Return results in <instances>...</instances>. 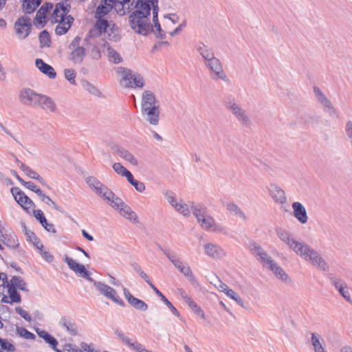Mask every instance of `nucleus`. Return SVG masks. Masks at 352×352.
Returning <instances> with one entry per match:
<instances>
[{
	"label": "nucleus",
	"instance_id": "nucleus-1",
	"mask_svg": "<svg viewBox=\"0 0 352 352\" xmlns=\"http://www.w3.org/2000/svg\"><path fill=\"white\" fill-rule=\"evenodd\" d=\"M153 0H137L136 10L129 16V22L132 30L136 33L146 36L150 31L153 32L149 16L151 14Z\"/></svg>",
	"mask_w": 352,
	"mask_h": 352
},
{
	"label": "nucleus",
	"instance_id": "nucleus-2",
	"mask_svg": "<svg viewBox=\"0 0 352 352\" xmlns=\"http://www.w3.org/2000/svg\"><path fill=\"white\" fill-rule=\"evenodd\" d=\"M307 261H309L313 265L317 267L323 272L329 270V265L324 258L320 256L317 251L305 243L297 254Z\"/></svg>",
	"mask_w": 352,
	"mask_h": 352
},
{
	"label": "nucleus",
	"instance_id": "nucleus-3",
	"mask_svg": "<svg viewBox=\"0 0 352 352\" xmlns=\"http://www.w3.org/2000/svg\"><path fill=\"white\" fill-rule=\"evenodd\" d=\"M119 72L122 74L120 83L127 88L143 87L144 86V78L138 73H133L132 70L125 67H119Z\"/></svg>",
	"mask_w": 352,
	"mask_h": 352
},
{
	"label": "nucleus",
	"instance_id": "nucleus-4",
	"mask_svg": "<svg viewBox=\"0 0 352 352\" xmlns=\"http://www.w3.org/2000/svg\"><path fill=\"white\" fill-rule=\"evenodd\" d=\"M223 104L226 109L230 111L237 119V120L245 127H250L252 122L245 111L241 109L236 102L235 99L232 97H228L225 99Z\"/></svg>",
	"mask_w": 352,
	"mask_h": 352
},
{
	"label": "nucleus",
	"instance_id": "nucleus-5",
	"mask_svg": "<svg viewBox=\"0 0 352 352\" xmlns=\"http://www.w3.org/2000/svg\"><path fill=\"white\" fill-rule=\"evenodd\" d=\"M81 38L76 36L68 45L70 52L68 59L74 64H81L86 56V50L83 46L80 45Z\"/></svg>",
	"mask_w": 352,
	"mask_h": 352
},
{
	"label": "nucleus",
	"instance_id": "nucleus-6",
	"mask_svg": "<svg viewBox=\"0 0 352 352\" xmlns=\"http://www.w3.org/2000/svg\"><path fill=\"white\" fill-rule=\"evenodd\" d=\"M110 206L118 210L119 213L124 218L130 220L134 223L138 222V219L136 213L131 210L120 197H117L115 194L112 199L108 201Z\"/></svg>",
	"mask_w": 352,
	"mask_h": 352
},
{
	"label": "nucleus",
	"instance_id": "nucleus-7",
	"mask_svg": "<svg viewBox=\"0 0 352 352\" xmlns=\"http://www.w3.org/2000/svg\"><path fill=\"white\" fill-rule=\"evenodd\" d=\"M88 186L95 190L96 193L107 201L110 200L114 196V192L100 182L94 177H88L86 179Z\"/></svg>",
	"mask_w": 352,
	"mask_h": 352
},
{
	"label": "nucleus",
	"instance_id": "nucleus-8",
	"mask_svg": "<svg viewBox=\"0 0 352 352\" xmlns=\"http://www.w3.org/2000/svg\"><path fill=\"white\" fill-rule=\"evenodd\" d=\"M205 65L212 72L211 78L213 80L221 79L225 82L229 81L220 60L215 56L210 58V60L205 61Z\"/></svg>",
	"mask_w": 352,
	"mask_h": 352
},
{
	"label": "nucleus",
	"instance_id": "nucleus-9",
	"mask_svg": "<svg viewBox=\"0 0 352 352\" xmlns=\"http://www.w3.org/2000/svg\"><path fill=\"white\" fill-rule=\"evenodd\" d=\"M276 234L278 238L288 245L296 254H299L300 250L305 245V243L299 242L292 237V233L282 228L276 229Z\"/></svg>",
	"mask_w": 352,
	"mask_h": 352
},
{
	"label": "nucleus",
	"instance_id": "nucleus-10",
	"mask_svg": "<svg viewBox=\"0 0 352 352\" xmlns=\"http://www.w3.org/2000/svg\"><path fill=\"white\" fill-rule=\"evenodd\" d=\"M327 278L329 279L331 285L339 292L340 294L347 302H352L350 292L344 280L333 273L328 274Z\"/></svg>",
	"mask_w": 352,
	"mask_h": 352
},
{
	"label": "nucleus",
	"instance_id": "nucleus-11",
	"mask_svg": "<svg viewBox=\"0 0 352 352\" xmlns=\"http://www.w3.org/2000/svg\"><path fill=\"white\" fill-rule=\"evenodd\" d=\"M63 260L78 276L84 278L91 283L95 280L90 276V272L88 271L83 265L76 263L73 258L68 256H65Z\"/></svg>",
	"mask_w": 352,
	"mask_h": 352
},
{
	"label": "nucleus",
	"instance_id": "nucleus-12",
	"mask_svg": "<svg viewBox=\"0 0 352 352\" xmlns=\"http://www.w3.org/2000/svg\"><path fill=\"white\" fill-rule=\"evenodd\" d=\"M63 260L78 276L84 278L91 283L95 280L90 276V272L88 271L83 265L76 263L73 258L68 256H65Z\"/></svg>",
	"mask_w": 352,
	"mask_h": 352
},
{
	"label": "nucleus",
	"instance_id": "nucleus-13",
	"mask_svg": "<svg viewBox=\"0 0 352 352\" xmlns=\"http://www.w3.org/2000/svg\"><path fill=\"white\" fill-rule=\"evenodd\" d=\"M10 192L18 204L28 212H29L28 210L30 208L35 207V204L34 201L29 197H28L19 188L12 187L10 189Z\"/></svg>",
	"mask_w": 352,
	"mask_h": 352
},
{
	"label": "nucleus",
	"instance_id": "nucleus-14",
	"mask_svg": "<svg viewBox=\"0 0 352 352\" xmlns=\"http://www.w3.org/2000/svg\"><path fill=\"white\" fill-rule=\"evenodd\" d=\"M314 92L318 101L324 106V111L327 112L329 116L338 118V114L336 109L333 107L330 100L322 93L321 89L318 87L315 86L314 87Z\"/></svg>",
	"mask_w": 352,
	"mask_h": 352
},
{
	"label": "nucleus",
	"instance_id": "nucleus-15",
	"mask_svg": "<svg viewBox=\"0 0 352 352\" xmlns=\"http://www.w3.org/2000/svg\"><path fill=\"white\" fill-rule=\"evenodd\" d=\"M250 250L252 254L254 255L258 261L262 263L265 267H267L274 261L272 257L267 254V252L256 242L250 243Z\"/></svg>",
	"mask_w": 352,
	"mask_h": 352
},
{
	"label": "nucleus",
	"instance_id": "nucleus-16",
	"mask_svg": "<svg viewBox=\"0 0 352 352\" xmlns=\"http://www.w3.org/2000/svg\"><path fill=\"white\" fill-rule=\"evenodd\" d=\"M97 19L94 27L89 31L87 38H95L100 36L106 33L111 27L109 21L102 17H95Z\"/></svg>",
	"mask_w": 352,
	"mask_h": 352
},
{
	"label": "nucleus",
	"instance_id": "nucleus-17",
	"mask_svg": "<svg viewBox=\"0 0 352 352\" xmlns=\"http://www.w3.org/2000/svg\"><path fill=\"white\" fill-rule=\"evenodd\" d=\"M40 94L30 88L23 89L19 94L20 101L25 105L36 106L41 98Z\"/></svg>",
	"mask_w": 352,
	"mask_h": 352
},
{
	"label": "nucleus",
	"instance_id": "nucleus-18",
	"mask_svg": "<svg viewBox=\"0 0 352 352\" xmlns=\"http://www.w3.org/2000/svg\"><path fill=\"white\" fill-rule=\"evenodd\" d=\"M110 148L116 154H118L120 157L129 162L133 166H138V160L134 157V155L129 152L128 150L125 149L124 147L117 144H111L109 145Z\"/></svg>",
	"mask_w": 352,
	"mask_h": 352
},
{
	"label": "nucleus",
	"instance_id": "nucleus-19",
	"mask_svg": "<svg viewBox=\"0 0 352 352\" xmlns=\"http://www.w3.org/2000/svg\"><path fill=\"white\" fill-rule=\"evenodd\" d=\"M142 116L151 124L157 125L160 120L159 106L141 108Z\"/></svg>",
	"mask_w": 352,
	"mask_h": 352
},
{
	"label": "nucleus",
	"instance_id": "nucleus-20",
	"mask_svg": "<svg viewBox=\"0 0 352 352\" xmlns=\"http://www.w3.org/2000/svg\"><path fill=\"white\" fill-rule=\"evenodd\" d=\"M269 270L273 272L276 277L281 280L283 283L292 285L293 281L288 274L280 267L278 263L273 261L267 267Z\"/></svg>",
	"mask_w": 352,
	"mask_h": 352
},
{
	"label": "nucleus",
	"instance_id": "nucleus-21",
	"mask_svg": "<svg viewBox=\"0 0 352 352\" xmlns=\"http://www.w3.org/2000/svg\"><path fill=\"white\" fill-rule=\"evenodd\" d=\"M0 241L9 249H16L19 246V240L13 232L0 230Z\"/></svg>",
	"mask_w": 352,
	"mask_h": 352
},
{
	"label": "nucleus",
	"instance_id": "nucleus-22",
	"mask_svg": "<svg viewBox=\"0 0 352 352\" xmlns=\"http://www.w3.org/2000/svg\"><path fill=\"white\" fill-rule=\"evenodd\" d=\"M123 294L127 302L135 309L140 311H146L148 309V305L145 302L134 297L129 289L124 287H123Z\"/></svg>",
	"mask_w": 352,
	"mask_h": 352
},
{
	"label": "nucleus",
	"instance_id": "nucleus-23",
	"mask_svg": "<svg viewBox=\"0 0 352 352\" xmlns=\"http://www.w3.org/2000/svg\"><path fill=\"white\" fill-rule=\"evenodd\" d=\"M270 195L276 203L285 204L287 197L285 191L276 184H270L268 187Z\"/></svg>",
	"mask_w": 352,
	"mask_h": 352
},
{
	"label": "nucleus",
	"instance_id": "nucleus-24",
	"mask_svg": "<svg viewBox=\"0 0 352 352\" xmlns=\"http://www.w3.org/2000/svg\"><path fill=\"white\" fill-rule=\"evenodd\" d=\"M52 8L53 4L50 2L45 3L42 5L36 14V16L34 18L35 24L41 25L42 28L44 27L46 24L45 19L47 17V14L52 9Z\"/></svg>",
	"mask_w": 352,
	"mask_h": 352
},
{
	"label": "nucleus",
	"instance_id": "nucleus-25",
	"mask_svg": "<svg viewBox=\"0 0 352 352\" xmlns=\"http://www.w3.org/2000/svg\"><path fill=\"white\" fill-rule=\"evenodd\" d=\"M294 217L302 224L307 222L308 216L305 206L300 202L296 201L292 204Z\"/></svg>",
	"mask_w": 352,
	"mask_h": 352
},
{
	"label": "nucleus",
	"instance_id": "nucleus-26",
	"mask_svg": "<svg viewBox=\"0 0 352 352\" xmlns=\"http://www.w3.org/2000/svg\"><path fill=\"white\" fill-rule=\"evenodd\" d=\"M25 28V34L23 38H26L31 32L32 23L30 19L28 16H23L19 17L14 23V29L17 34H21L23 32L21 28Z\"/></svg>",
	"mask_w": 352,
	"mask_h": 352
},
{
	"label": "nucleus",
	"instance_id": "nucleus-27",
	"mask_svg": "<svg viewBox=\"0 0 352 352\" xmlns=\"http://www.w3.org/2000/svg\"><path fill=\"white\" fill-rule=\"evenodd\" d=\"M35 65L40 72L47 76L50 78L54 79L56 78V73L54 69L51 65L45 63L42 59L36 58Z\"/></svg>",
	"mask_w": 352,
	"mask_h": 352
},
{
	"label": "nucleus",
	"instance_id": "nucleus-28",
	"mask_svg": "<svg viewBox=\"0 0 352 352\" xmlns=\"http://www.w3.org/2000/svg\"><path fill=\"white\" fill-rule=\"evenodd\" d=\"M159 106L155 94L149 90H145L142 96L141 108Z\"/></svg>",
	"mask_w": 352,
	"mask_h": 352
},
{
	"label": "nucleus",
	"instance_id": "nucleus-29",
	"mask_svg": "<svg viewBox=\"0 0 352 352\" xmlns=\"http://www.w3.org/2000/svg\"><path fill=\"white\" fill-rule=\"evenodd\" d=\"M59 325L65 328L66 331L72 336H76L78 334V325L66 317H62L59 321Z\"/></svg>",
	"mask_w": 352,
	"mask_h": 352
},
{
	"label": "nucleus",
	"instance_id": "nucleus-30",
	"mask_svg": "<svg viewBox=\"0 0 352 352\" xmlns=\"http://www.w3.org/2000/svg\"><path fill=\"white\" fill-rule=\"evenodd\" d=\"M40 97L39 101H38L36 106H38L44 110H49L52 112L55 111L56 106L50 97L43 94H40Z\"/></svg>",
	"mask_w": 352,
	"mask_h": 352
},
{
	"label": "nucleus",
	"instance_id": "nucleus-31",
	"mask_svg": "<svg viewBox=\"0 0 352 352\" xmlns=\"http://www.w3.org/2000/svg\"><path fill=\"white\" fill-rule=\"evenodd\" d=\"M195 47L196 50L199 53L205 61L210 60V58H213V56H215L213 50L205 45L204 43H198Z\"/></svg>",
	"mask_w": 352,
	"mask_h": 352
},
{
	"label": "nucleus",
	"instance_id": "nucleus-32",
	"mask_svg": "<svg viewBox=\"0 0 352 352\" xmlns=\"http://www.w3.org/2000/svg\"><path fill=\"white\" fill-rule=\"evenodd\" d=\"M206 254L214 258H219L223 254V250L217 245L212 243H207L204 245Z\"/></svg>",
	"mask_w": 352,
	"mask_h": 352
},
{
	"label": "nucleus",
	"instance_id": "nucleus-33",
	"mask_svg": "<svg viewBox=\"0 0 352 352\" xmlns=\"http://www.w3.org/2000/svg\"><path fill=\"white\" fill-rule=\"evenodd\" d=\"M103 47L107 48V56L110 62L116 64L122 62L123 60L121 56L116 50L110 46L109 43L105 42L103 45Z\"/></svg>",
	"mask_w": 352,
	"mask_h": 352
},
{
	"label": "nucleus",
	"instance_id": "nucleus-34",
	"mask_svg": "<svg viewBox=\"0 0 352 352\" xmlns=\"http://www.w3.org/2000/svg\"><path fill=\"white\" fill-rule=\"evenodd\" d=\"M190 209L197 221H200V219L208 214L207 207L202 204H192Z\"/></svg>",
	"mask_w": 352,
	"mask_h": 352
},
{
	"label": "nucleus",
	"instance_id": "nucleus-35",
	"mask_svg": "<svg viewBox=\"0 0 352 352\" xmlns=\"http://www.w3.org/2000/svg\"><path fill=\"white\" fill-rule=\"evenodd\" d=\"M152 289L155 294L159 296L165 305L170 309L173 314L179 317L180 316L178 310L173 306V305L168 300V298L155 286L152 285Z\"/></svg>",
	"mask_w": 352,
	"mask_h": 352
},
{
	"label": "nucleus",
	"instance_id": "nucleus-36",
	"mask_svg": "<svg viewBox=\"0 0 352 352\" xmlns=\"http://www.w3.org/2000/svg\"><path fill=\"white\" fill-rule=\"evenodd\" d=\"M42 0H23V8L25 14H31L41 4Z\"/></svg>",
	"mask_w": 352,
	"mask_h": 352
},
{
	"label": "nucleus",
	"instance_id": "nucleus-37",
	"mask_svg": "<svg viewBox=\"0 0 352 352\" xmlns=\"http://www.w3.org/2000/svg\"><path fill=\"white\" fill-rule=\"evenodd\" d=\"M10 284L23 292H29L26 282L21 277L13 276L10 280Z\"/></svg>",
	"mask_w": 352,
	"mask_h": 352
},
{
	"label": "nucleus",
	"instance_id": "nucleus-38",
	"mask_svg": "<svg viewBox=\"0 0 352 352\" xmlns=\"http://www.w3.org/2000/svg\"><path fill=\"white\" fill-rule=\"evenodd\" d=\"M56 7L58 9L63 11V13L60 14L61 21L60 23H65V16L69 12L71 8V2L70 0H63L58 2Z\"/></svg>",
	"mask_w": 352,
	"mask_h": 352
},
{
	"label": "nucleus",
	"instance_id": "nucleus-39",
	"mask_svg": "<svg viewBox=\"0 0 352 352\" xmlns=\"http://www.w3.org/2000/svg\"><path fill=\"white\" fill-rule=\"evenodd\" d=\"M119 28L115 24H113L106 33L107 34V39L110 41L118 42L120 40L121 36L119 33Z\"/></svg>",
	"mask_w": 352,
	"mask_h": 352
},
{
	"label": "nucleus",
	"instance_id": "nucleus-40",
	"mask_svg": "<svg viewBox=\"0 0 352 352\" xmlns=\"http://www.w3.org/2000/svg\"><path fill=\"white\" fill-rule=\"evenodd\" d=\"M6 288L8 289V294L10 302H14V303H20L21 302V296L17 291V289H19L18 288L12 286L10 284Z\"/></svg>",
	"mask_w": 352,
	"mask_h": 352
},
{
	"label": "nucleus",
	"instance_id": "nucleus-41",
	"mask_svg": "<svg viewBox=\"0 0 352 352\" xmlns=\"http://www.w3.org/2000/svg\"><path fill=\"white\" fill-rule=\"evenodd\" d=\"M102 2L97 7L95 17H102L107 15L112 9V6L107 3V0H102Z\"/></svg>",
	"mask_w": 352,
	"mask_h": 352
},
{
	"label": "nucleus",
	"instance_id": "nucleus-42",
	"mask_svg": "<svg viewBox=\"0 0 352 352\" xmlns=\"http://www.w3.org/2000/svg\"><path fill=\"white\" fill-rule=\"evenodd\" d=\"M38 196L39 197L41 201L44 204L50 206H52L57 211H59L62 213L64 212L63 208L58 206L50 197L44 194L43 191H41V194H39Z\"/></svg>",
	"mask_w": 352,
	"mask_h": 352
},
{
	"label": "nucleus",
	"instance_id": "nucleus-43",
	"mask_svg": "<svg viewBox=\"0 0 352 352\" xmlns=\"http://www.w3.org/2000/svg\"><path fill=\"white\" fill-rule=\"evenodd\" d=\"M197 222L203 229L206 230H210L215 225V220L209 214L206 217L200 219V221H197Z\"/></svg>",
	"mask_w": 352,
	"mask_h": 352
},
{
	"label": "nucleus",
	"instance_id": "nucleus-44",
	"mask_svg": "<svg viewBox=\"0 0 352 352\" xmlns=\"http://www.w3.org/2000/svg\"><path fill=\"white\" fill-rule=\"evenodd\" d=\"M227 210L231 213L233 214L243 220L246 219V217L245 213L241 210V209L234 202H230L228 204Z\"/></svg>",
	"mask_w": 352,
	"mask_h": 352
},
{
	"label": "nucleus",
	"instance_id": "nucleus-45",
	"mask_svg": "<svg viewBox=\"0 0 352 352\" xmlns=\"http://www.w3.org/2000/svg\"><path fill=\"white\" fill-rule=\"evenodd\" d=\"M107 298L111 300L113 302L118 304L121 307H125V303L118 295L117 292L113 287H109V290L106 296Z\"/></svg>",
	"mask_w": 352,
	"mask_h": 352
},
{
	"label": "nucleus",
	"instance_id": "nucleus-46",
	"mask_svg": "<svg viewBox=\"0 0 352 352\" xmlns=\"http://www.w3.org/2000/svg\"><path fill=\"white\" fill-rule=\"evenodd\" d=\"M38 38L40 42V47L41 48H43L45 47H50L51 45L52 41L50 36L49 32L46 30H44L41 32H40Z\"/></svg>",
	"mask_w": 352,
	"mask_h": 352
},
{
	"label": "nucleus",
	"instance_id": "nucleus-47",
	"mask_svg": "<svg viewBox=\"0 0 352 352\" xmlns=\"http://www.w3.org/2000/svg\"><path fill=\"white\" fill-rule=\"evenodd\" d=\"M81 85L82 87L87 90L89 93L96 96H100L101 93L99 91L98 89H97L94 85L90 83L87 80H81Z\"/></svg>",
	"mask_w": 352,
	"mask_h": 352
},
{
	"label": "nucleus",
	"instance_id": "nucleus-48",
	"mask_svg": "<svg viewBox=\"0 0 352 352\" xmlns=\"http://www.w3.org/2000/svg\"><path fill=\"white\" fill-rule=\"evenodd\" d=\"M173 264L185 276L190 275L192 271L190 267L188 265H184L180 260L177 259L175 261H173Z\"/></svg>",
	"mask_w": 352,
	"mask_h": 352
},
{
	"label": "nucleus",
	"instance_id": "nucleus-49",
	"mask_svg": "<svg viewBox=\"0 0 352 352\" xmlns=\"http://www.w3.org/2000/svg\"><path fill=\"white\" fill-rule=\"evenodd\" d=\"M93 284L94 287H96V290L100 292V294L103 295L104 297L107 296L108 294V291L109 290V287L108 285H106L105 283L101 282V281H97L94 280L93 282Z\"/></svg>",
	"mask_w": 352,
	"mask_h": 352
},
{
	"label": "nucleus",
	"instance_id": "nucleus-50",
	"mask_svg": "<svg viewBox=\"0 0 352 352\" xmlns=\"http://www.w3.org/2000/svg\"><path fill=\"white\" fill-rule=\"evenodd\" d=\"M319 336L313 333H311V342L314 347L315 352H327L324 350L322 344L320 342Z\"/></svg>",
	"mask_w": 352,
	"mask_h": 352
},
{
	"label": "nucleus",
	"instance_id": "nucleus-51",
	"mask_svg": "<svg viewBox=\"0 0 352 352\" xmlns=\"http://www.w3.org/2000/svg\"><path fill=\"white\" fill-rule=\"evenodd\" d=\"M16 333L21 337L28 339V340H34L36 338V336L29 331L24 327H16Z\"/></svg>",
	"mask_w": 352,
	"mask_h": 352
},
{
	"label": "nucleus",
	"instance_id": "nucleus-52",
	"mask_svg": "<svg viewBox=\"0 0 352 352\" xmlns=\"http://www.w3.org/2000/svg\"><path fill=\"white\" fill-rule=\"evenodd\" d=\"M226 294L232 300H235L238 305L241 307H244L243 300L234 290L232 289H228L226 292Z\"/></svg>",
	"mask_w": 352,
	"mask_h": 352
},
{
	"label": "nucleus",
	"instance_id": "nucleus-53",
	"mask_svg": "<svg viewBox=\"0 0 352 352\" xmlns=\"http://www.w3.org/2000/svg\"><path fill=\"white\" fill-rule=\"evenodd\" d=\"M65 78L72 84L76 85V73L73 69H65L64 70Z\"/></svg>",
	"mask_w": 352,
	"mask_h": 352
},
{
	"label": "nucleus",
	"instance_id": "nucleus-54",
	"mask_svg": "<svg viewBox=\"0 0 352 352\" xmlns=\"http://www.w3.org/2000/svg\"><path fill=\"white\" fill-rule=\"evenodd\" d=\"M0 346L1 350H4L8 352H14L16 350L15 346L12 343L9 342L7 339L4 338L1 340Z\"/></svg>",
	"mask_w": 352,
	"mask_h": 352
},
{
	"label": "nucleus",
	"instance_id": "nucleus-55",
	"mask_svg": "<svg viewBox=\"0 0 352 352\" xmlns=\"http://www.w3.org/2000/svg\"><path fill=\"white\" fill-rule=\"evenodd\" d=\"M175 209L185 217H188L190 215V210L186 204L182 202L178 203L175 205Z\"/></svg>",
	"mask_w": 352,
	"mask_h": 352
},
{
	"label": "nucleus",
	"instance_id": "nucleus-56",
	"mask_svg": "<svg viewBox=\"0 0 352 352\" xmlns=\"http://www.w3.org/2000/svg\"><path fill=\"white\" fill-rule=\"evenodd\" d=\"M61 18L60 19V21H58V24L56 25L55 28V33L57 35L61 36L65 34L69 28L65 24V23H60Z\"/></svg>",
	"mask_w": 352,
	"mask_h": 352
},
{
	"label": "nucleus",
	"instance_id": "nucleus-57",
	"mask_svg": "<svg viewBox=\"0 0 352 352\" xmlns=\"http://www.w3.org/2000/svg\"><path fill=\"white\" fill-rule=\"evenodd\" d=\"M112 167L117 174L122 177H124L126 175V173L129 172V170H127L124 166H122L119 162H115L113 164Z\"/></svg>",
	"mask_w": 352,
	"mask_h": 352
},
{
	"label": "nucleus",
	"instance_id": "nucleus-58",
	"mask_svg": "<svg viewBox=\"0 0 352 352\" xmlns=\"http://www.w3.org/2000/svg\"><path fill=\"white\" fill-rule=\"evenodd\" d=\"M21 227L24 234L27 236L28 240H37V236L32 230H29L24 222H21Z\"/></svg>",
	"mask_w": 352,
	"mask_h": 352
},
{
	"label": "nucleus",
	"instance_id": "nucleus-59",
	"mask_svg": "<svg viewBox=\"0 0 352 352\" xmlns=\"http://www.w3.org/2000/svg\"><path fill=\"white\" fill-rule=\"evenodd\" d=\"M153 33L155 34V36L158 38H161V39H163L166 37V33L161 28V25H160V23H157V25H155V27H153ZM152 32L151 31H150L148 32L151 33Z\"/></svg>",
	"mask_w": 352,
	"mask_h": 352
},
{
	"label": "nucleus",
	"instance_id": "nucleus-60",
	"mask_svg": "<svg viewBox=\"0 0 352 352\" xmlns=\"http://www.w3.org/2000/svg\"><path fill=\"white\" fill-rule=\"evenodd\" d=\"M25 188L30 189L32 192H35L37 195L41 194L42 191L35 184L32 182H24L23 184Z\"/></svg>",
	"mask_w": 352,
	"mask_h": 352
},
{
	"label": "nucleus",
	"instance_id": "nucleus-61",
	"mask_svg": "<svg viewBox=\"0 0 352 352\" xmlns=\"http://www.w3.org/2000/svg\"><path fill=\"white\" fill-rule=\"evenodd\" d=\"M15 311L21 317L24 318L26 321L30 322L32 320L31 316L28 314V313L25 311L21 307H16L15 308Z\"/></svg>",
	"mask_w": 352,
	"mask_h": 352
},
{
	"label": "nucleus",
	"instance_id": "nucleus-62",
	"mask_svg": "<svg viewBox=\"0 0 352 352\" xmlns=\"http://www.w3.org/2000/svg\"><path fill=\"white\" fill-rule=\"evenodd\" d=\"M346 135L352 146V121L348 120L345 125Z\"/></svg>",
	"mask_w": 352,
	"mask_h": 352
},
{
	"label": "nucleus",
	"instance_id": "nucleus-63",
	"mask_svg": "<svg viewBox=\"0 0 352 352\" xmlns=\"http://www.w3.org/2000/svg\"><path fill=\"white\" fill-rule=\"evenodd\" d=\"M41 224L47 232L53 234L56 233V230L55 229L54 224L49 223L46 219Z\"/></svg>",
	"mask_w": 352,
	"mask_h": 352
},
{
	"label": "nucleus",
	"instance_id": "nucleus-64",
	"mask_svg": "<svg viewBox=\"0 0 352 352\" xmlns=\"http://www.w3.org/2000/svg\"><path fill=\"white\" fill-rule=\"evenodd\" d=\"M33 214L35 218L39 221L40 223L44 221V220L46 219L44 215V213L41 210H34Z\"/></svg>",
	"mask_w": 352,
	"mask_h": 352
}]
</instances>
